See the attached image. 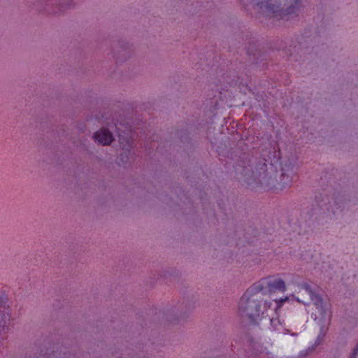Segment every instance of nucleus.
I'll list each match as a JSON object with an SVG mask.
<instances>
[{"mask_svg":"<svg viewBox=\"0 0 358 358\" xmlns=\"http://www.w3.org/2000/svg\"><path fill=\"white\" fill-rule=\"evenodd\" d=\"M308 296H309L310 300L315 308L316 313H314L313 312L312 314L315 315V319L316 320L317 315H323L325 313L323 306V300L320 295L313 292L308 284L303 283L300 285L299 286V290L296 292V300L300 303L309 306L310 305V302Z\"/></svg>","mask_w":358,"mask_h":358,"instance_id":"nucleus-3","label":"nucleus"},{"mask_svg":"<svg viewBox=\"0 0 358 358\" xmlns=\"http://www.w3.org/2000/svg\"><path fill=\"white\" fill-rule=\"evenodd\" d=\"M246 5L251 3L259 13L271 17L282 18L295 13L300 6V0H241Z\"/></svg>","mask_w":358,"mask_h":358,"instance_id":"nucleus-2","label":"nucleus"},{"mask_svg":"<svg viewBox=\"0 0 358 358\" xmlns=\"http://www.w3.org/2000/svg\"><path fill=\"white\" fill-rule=\"evenodd\" d=\"M328 328L325 326H322L320 328V333L319 334L317 338L315 341V345L321 344L325 337Z\"/></svg>","mask_w":358,"mask_h":358,"instance_id":"nucleus-6","label":"nucleus"},{"mask_svg":"<svg viewBox=\"0 0 358 358\" xmlns=\"http://www.w3.org/2000/svg\"><path fill=\"white\" fill-rule=\"evenodd\" d=\"M273 300L266 294H262L253 285L250 286L240 299L238 313L252 324H260L268 316V311Z\"/></svg>","mask_w":358,"mask_h":358,"instance_id":"nucleus-1","label":"nucleus"},{"mask_svg":"<svg viewBox=\"0 0 358 358\" xmlns=\"http://www.w3.org/2000/svg\"><path fill=\"white\" fill-rule=\"evenodd\" d=\"M287 300V298H285V299H281V301H286Z\"/></svg>","mask_w":358,"mask_h":358,"instance_id":"nucleus-10","label":"nucleus"},{"mask_svg":"<svg viewBox=\"0 0 358 358\" xmlns=\"http://www.w3.org/2000/svg\"><path fill=\"white\" fill-rule=\"evenodd\" d=\"M270 322H271V325L278 331H280L281 329L280 328H278L277 327V325L279 324L280 326H281V324L280 323V321L278 318L276 319H274V318H271L270 319Z\"/></svg>","mask_w":358,"mask_h":358,"instance_id":"nucleus-7","label":"nucleus"},{"mask_svg":"<svg viewBox=\"0 0 358 358\" xmlns=\"http://www.w3.org/2000/svg\"><path fill=\"white\" fill-rule=\"evenodd\" d=\"M285 331L286 332H289V329H285Z\"/></svg>","mask_w":358,"mask_h":358,"instance_id":"nucleus-11","label":"nucleus"},{"mask_svg":"<svg viewBox=\"0 0 358 358\" xmlns=\"http://www.w3.org/2000/svg\"><path fill=\"white\" fill-rule=\"evenodd\" d=\"M262 294H266L274 293L277 291L284 292L286 289L285 282L280 278L267 277L261 279L253 284Z\"/></svg>","mask_w":358,"mask_h":358,"instance_id":"nucleus-4","label":"nucleus"},{"mask_svg":"<svg viewBox=\"0 0 358 358\" xmlns=\"http://www.w3.org/2000/svg\"><path fill=\"white\" fill-rule=\"evenodd\" d=\"M3 327V324L0 321V327Z\"/></svg>","mask_w":358,"mask_h":358,"instance_id":"nucleus-9","label":"nucleus"},{"mask_svg":"<svg viewBox=\"0 0 358 358\" xmlns=\"http://www.w3.org/2000/svg\"><path fill=\"white\" fill-rule=\"evenodd\" d=\"M94 140L101 145H110L114 141V136L112 132L108 129L101 128L93 134Z\"/></svg>","mask_w":358,"mask_h":358,"instance_id":"nucleus-5","label":"nucleus"},{"mask_svg":"<svg viewBox=\"0 0 358 358\" xmlns=\"http://www.w3.org/2000/svg\"><path fill=\"white\" fill-rule=\"evenodd\" d=\"M358 355V344L357 346L354 348L350 358H357Z\"/></svg>","mask_w":358,"mask_h":358,"instance_id":"nucleus-8","label":"nucleus"}]
</instances>
